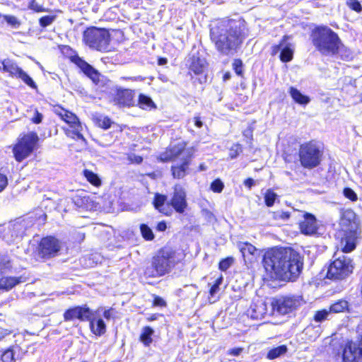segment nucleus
I'll list each match as a JSON object with an SVG mask.
<instances>
[{
	"label": "nucleus",
	"mask_w": 362,
	"mask_h": 362,
	"mask_svg": "<svg viewBox=\"0 0 362 362\" xmlns=\"http://www.w3.org/2000/svg\"><path fill=\"white\" fill-rule=\"evenodd\" d=\"M263 264L272 278L293 281L302 271L303 259L291 247H274L265 252Z\"/></svg>",
	"instance_id": "nucleus-1"
},
{
	"label": "nucleus",
	"mask_w": 362,
	"mask_h": 362,
	"mask_svg": "<svg viewBox=\"0 0 362 362\" xmlns=\"http://www.w3.org/2000/svg\"><path fill=\"white\" fill-rule=\"evenodd\" d=\"M242 26L240 21L228 20L211 29V40L220 53L230 55L237 50L243 42Z\"/></svg>",
	"instance_id": "nucleus-2"
},
{
	"label": "nucleus",
	"mask_w": 362,
	"mask_h": 362,
	"mask_svg": "<svg viewBox=\"0 0 362 362\" xmlns=\"http://www.w3.org/2000/svg\"><path fill=\"white\" fill-rule=\"evenodd\" d=\"M180 261L179 254L169 246L158 250L153 256L151 264L144 271L145 278H158L169 274Z\"/></svg>",
	"instance_id": "nucleus-3"
},
{
	"label": "nucleus",
	"mask_w": 362,
	"mask_h": 362,
	"mask_svg": "<svg viewBox=\"0 0 362 362\" xmlns=\"http://www.w3.org/2000/svg\"><path fill=\"white\" fill-rule=\"evenodd\" d=\"M310 37L315 49L322 55H334L340 49V38L327 26L316 27L313 30Z\"/></svg>",
	"instance_id": "nucleus-4"
},
{
	"label": "nucleus",
	"mask_w": 362,
	"mask_h": 362,
	"mask_svg": "<svg viewBox=\"0 0 362 362\" xmlns=\"http://www.w3.org/2000/svg\"><path fill=\"white\" fill-rule=\"evenodd\" d=\"M304 303L302 296L289 294L273 298L269 308H271V313L285 315L293 313Z\"/></svg>",
	"instance_id": "nucleus-5"
},
{
	"label": "nucleus",
	"mask_w": 362,
	"mask_h": 362,
	"mask_svg": "<svg viewBox=\"0 0 362 362\" xmlns=\"http://www.w3.org/2000/svg\"><path fill=\"white\" fill-rule=\"evenodd\" d=\"M83 41L90 48L107 52L109 50L110 36L107 30L92 27L83 32Z\"/></svg>",
	"instance_id": "nucleus-6"
},
{
	"label": "nucleus",
	"mask_w": 362,
	"mask_h": 362,
	"mask_svg": "<svg viewBox=\"0 0 362 362\" xmlns=\"http://www.w3.org/2000/svg\"><path fill=\"white\" fill-rule=\"evenodd\" d=\"M322 155L320 146L315 142L310 141L300 146V161L305 168L311 169L317 166L320 163Z\"/></svg>",
	"instance_id": "nucleus-7"
},
{
	"label": "nucleus",
	"mask_w": 362,
	"mask_h": 362,
	"mask_svg": "<svg viewBox=\"0 0 362 362\" xmlns=\"http://www.w3.org/2000/svg\"><path fill=\"white\" fill-rule=\"evenodd\" d=\"M354 268L352 259L343 255L329 264L327 276L334 280L345 279L353 273Z\"/></svg>",
	"instance_id": "nucleus-8"
},
{
	"label": "nucleus",
	"mask_w": 362,
	"mask_h": 362,
	"mask_svg": "<svg viewBox=\"0 0 362 362\" xmlns=\"http://www.w3.org/2000/svg\"><path fill=\"white\" fill-rule=\"evenodd\" d=\"M37 141L38 136L33 132L28 133L21 138L13 148L16 160L21 162L29 156L35 149Z\"/></svg>",
	"instance_id": "nucleus-9"
},
{
	"label": "nucleus",
	"mask_w": 362,
	"mask_h": 362,
	"mask_svg": "<svg viewBox=\"0 0 362 362\" xmlns=\"http://www.w3.org/2000/svg\"><path fill=\"white\" fill-rule=\"evenodd\" d=\"M361 228H347L346 230H340L338 236L340 238V247L344 252L353 251L361 238Z\"/></svg>",
	"instance_id": "nucleus-10"
},
{
	"label": "nucleus",
	"mask_w": 362,
	"mask_h": 362,
	"mask_svg": "<svg viewBox=\"0 0 362 362\" xmlns=\"http://www.w3.org/2000/svg\"><path fill=\"white\" fill-rule=\"evenodd\" d=\"M47 214L41 208H38L24 216L11 220L9 224L11 226H16L18 225L24 226H40L45 224Z\"/></svg>",
	"instance_id": "nucleus-11"
},
{
	"label": "nucleus",
	"mask_w": 362,
	"mask_h": 362,
	"mask_svg": "<svg viewBox=\"0 0 362 362\" xmlns=\"http://www.w3.org/2000/svg\"><path fill=\"white\" fill-rule=\"evenodd\" d=\"M55 112L71 129V130H67L66 134L68 135L72 134L78 139L85 141V139L81 134L83 127L76 115L63 108L57 109Z\"/></svg>",
	"instance_id": "nucleus-12"
},
{
	"label": "nucleus",
	"mask_w": 362,
	"mask_h": 362,
	"mask_svg": "<svg viewBox=\"0 0 362 362\" xmlns=\"http://www.w3.org/2000/svg\"><path fill=\"white\" fill-rule=\"evenodd\" d=\"M0 70L8 72L12 77L21 78L30 87L36 88V85L33 80L12 60L5 59L2 61Z\"/></svg>",
	"instance_id": "nucleus-13"
},
{
	"label": "nucleus",
	"mask_w": 362,
	"mask_h": 362,
	"mask_svg": "<svg viewBox=\"0 0 362 362\" xmlns=\"http://www.w3.org/2000/svg\"><path fill=\"white\" fill-rule=\"evenodd\" d=\"M60 248V243L57 238L47 236L40 240L38 251L42 257L49 259L57 255Z\"/></svg>",
	"instance_id": "nucleus-14"
},
{
	"label": "nucleus",
	"mask_w": 362,
	"mask_h": 362,
	"mask_svg": "<svg viewBox=\"0 0 362 362\" xmlns=\"http://www.w3.org/2000/svg\"><path fill=\"white\" fill-rule=\"evenodd\" d=\"M343 362H362V346L361 344L347 342L342 351Z\"/></svg>",
	"instance_id": "nucleus-15"
},
{
	"label": "nucleus",
	"mask_w": 362,
	"mask_h": 362,
	"mask_svg": "<svg viewBox=\"0 0 362 362\" xmlns=\"http://www.w3.org/2000/svg\"><path fill=\"white\" fill-rule=\"evenodd\" d=\"M113 103L119 107L134 106L136 104L134 92L131 89L117 88Z\"/></svg>",
	"instance_id": "nucleus-16"
},
{
	"label": "nucleus",
	"mask_w": 362,
	"mask_h": 362,
	"mask_svg": "<svg viewBox=\"0 0 362 362\" xmlns=\"http://www.w3.org/2000/svg\"><path fill=\"white\" fill-rule=\"evenodd\" d=\"M92 310L86 305L76 306L66 310L64 313V321H72L78 319L80 321H87L90 319Z\"/></svg>",
	"instance_id": "nucleus-17"
},
{
	"label": "nucleus",
	"mask_w": 362,
	"mask_h": 362,
	"mask_svg": "<svg viewBox=\"0 0 362 362\" xmlns=\"http://www.w3.org/2000/svg\"><path fill=\"white\" fill-rule=\"evenodd\" d=\"M170 202L173 210L179 214L184 213L187 206V203L186 192L182 186L175 185Z\"/></svg>",
	"instance_id": "nucleus-18"
},
{
	"label": "nucleus",
	"mask_w": 362,
	"mask_h": 362,
	"mask_svg": "<svg viewBox=\"0 0 362 362\" xmlns=\"http://www.w3.org/2000/svg\"><path fill=\"white\" fill-rule=\"evenodd\" d=\"M102 310V308H98L96 311H92V314H90V319L87 320L89 322L91 332L97 337H101L107 331L106 325L99 315Z\"/></svg>",
	"instance_id": "nucleus-19"
},
{
	"label": "nucleus",
	"mask_w": 362,
	"mask_h": 362,
	"mask_svg": "<svg viewBox=\"0 0 362 362\" xmlns=\"http://www.w3.org/2000/svg\"><path fill=\"white\" fill-rule=\"evenodd\" d=\"M268 313V305L262 299L254 300L247 310V315L254 320H261Z\"/></svg>",
	"instance_id": "nucleus-20"
},
{
	"label": "nucleus",
	"mask_w": 362,
	"mask_h": 362,
	"mask_svg": "<svg viewBox=\"0 0 362 362\" xmlns=\"http://www.w3.org/2000/svg\"><path fill=\"white\" fill-rule=\"evenodd\" d=\"M153 204L156 210L165 215L169 216L173 212L171 202L168 200L165 195L156 193L154 196Z\"/></svg>",
	"instance_id": "nucleus-21"
},
{
	"label": "nucleus",
	"mask_w": 362,
	"mask_h": 362,
	"mask_svg": "<svg viewBox=\"0 0 362 362\" xmlns=\"http://www.w3.org/2000/svg\"><path fill=\"white\" fill-rule=\"evenodd\" d=\"M153 204L156 210L165 215L169 216L173 212L171 202L168 200L165 195L156 193L154 196Z\"/></svg>",
	"instance_id": "nucleus-22"
},
{
	"label": "nucleus",
	"mask_w": 362,
	"mask_h": 362,
	"mask_svg": "<svg viewBox=\"0 0 362 362\" xmlns=\"http://www.w3.org/2000/svg\"><path fill=\"white\" fill-rule=\"evenodd\" d=\"M188 152V151L185 149L183 144L180 143L160 153L159 159L163 162L170 161L171 160H175L177 158H184L185 156H187L186 154Z\"/></svg>",
	"instance_id": "nucleus-23"
},
{
	"label": "nucleus",
	"mask_w": 362,
	"mask_h": 362,
	"mask_svg": "<svg viewBox=\"0 0 362 362\" xmlns=\"http://www.w3.org/2000/svg\"><path fill=\"white\" fill-rule=\"evenodd\" d=\"M74 62L80 69L93 81L94 83H98L100 74L97 70L79 57H76L74 59Z\"/></svg>",
	"instance_id": "nucleus-24"
},
{
	"label": "nucleus",
	"mask_w": 362,
	"mask_h": 362,
	"mask_svg": "<svg viewBox=\"0 0 362 362\" xmlns=\"http://www.w3.org/2000/svg\"><path fill=\"white\" fill-rule=\"evenodd\" d=\"M186 156L184 158L181 157L180 162H177L172 165V174L175 178L181 179L186 175L190 159L189 152L187 153Z\"/></svg>",
	"instance_id": "nucleus-25"
},
{
	"label": "nucleus",
	"mask_w": 362,
	"mask_h": 362,
	"mask_svg": "<svg viewBox=\"0 0 362 362\" xmlns=\"http://www.w3.org/2000/svg\"><path fill=\"white\" fill-rule=\"evenodd\" d=\"M287 39V36H284L282 42L280 45L274 46L273 49V54H276L280 49H281L280 54V59L282 62H288L293 59V51L291 48V45H284V41Z\"/></svg>",
	"instance_id": "nucleus-26"
},
{
	"label": "nucleus",
	"mask_w": 362,
	"mask_h": 362,
	"mask_svg": "<svg viewBox=\"0 0 362 362\" xmlns=\"http://www.w3.org/2000/svg\"><path fill=\"white\" fill-rule=\"evenodd\" d=\"M206 68V61L197 55H192L190 58L189 69L195 74H200L204 72Z\"/></svg>",
	"instance_id": "nucleus-27"
},
{
	"label": "nucleus",
	"mask_w": 362,
	"mask_h": 362,
	"mask_svg": "<svg viewBox=\"0 0 362 362\" xmlns=\"http://www.w3.org/2000/svg\"><path fill=\"white\" fill-rule=\"evenodd\" d=\"M21 277L6 276L0 279V289L9 291L22 282Z\"/></svg>",
	"instance_id": "nucleus-28"
},
{
	"label": "nucleus",
	"mask_w": 362,
	"mask_h": 362,
	"mask_svg": "<svg viewBox=\"0 0 362 362\" xmlns=\"http://www.w3.org/2000/svg\"><path fill=\"white\" fill-rule=\"evenodd\" d=\"M153 333L154 330L151 327L147 326L142 329L139 339L145 346H149L152 343V335Z\"/></svg>",
	"instance_id": "nucleus-29"
},
{
	"label": "nucleus",
	"mask_w": 362,
	"mask_h": 362,
	"mask_svg": "<svg viewBox=\"0 0 362 362\" xmlns=\"http://www.w3.org/2000/svg\"><path fill=\"white\" fill-rule=\"evenodd\" d=\"M290 95L296 103L300 105H306L310 102V98L303 95L297 88L291 87L289 90Z\"/></svg>",
	"instance_id": "nucleus-30"
},
{
	"label": "nucleus",
	"mask_w": 362,
	"mask_h": 362,
	"mask_svg": "<svg viewBox=\"0 0 362 362\" xmlns=\"http://www.w3.org/2000/svg\"><path fill=\"white\" fill-rule=\"evenodd\" d=\"M238 248L245 259L246 257L249 258L250 255H254L257 252L256 247L248 243H240L238 244Z\"/></svg>",
	"instance_id": "nucleus-31"
},
{
	"label": "nucleus",
	"mask_w": 362,
	"mask_h": 362,
	"mask_svg": "<svg viewBox=\"0 0 362 362\" xmlns=\"http://www.w3.org/2000/svg\"><path fill=\"white\" fill-rule=\"evenodd\" d=\"M356 223L355 213L350 209L344 211L341 216V226H351L353 224Z\"/></svg>",
	"instance_id": "nucleus-32"
},
{
	"label": "nucleus",
	"mask_w": 362,
	"mask_h": 362,
	"mask_svg": "<svg viewBox=\"0 0 362 362\" xmlns=\"http://www.w3.org/2000/svg\"><path fill=\"white\" fill-rule=\"evenodd\" d=\"M287 346L286 345H281L270 349L267 354V358L271 360L277 358L287 352Z\"/></svg>",
	"instance_id": "nucleus-33"
},
{
	"label": "nucleus",
	"mask_w": 362,
	"mask_h": 362,
	"mask_svg": "<svg viewBox=\"0 0 362 362\" xmlns=\"http://www.w3.org/2000/svg\"><path fill=\"white\" fill-rule=\"evenodd\" d=\"M137 105L143 110H151L156 107L151 98L144 94L139 95Z\"/></svg>",
	"instance_id": "nucleus-34"
},
{
	"label": "nucleus",
	"mask_w": 362,
	"mask_h": 362,
	"mask_svg": "<svg viewBox=\"0 0 362 362\" xmlns=\"http://www.w3.org/2000/svg\"><path fill=\"white\" fill-rule=\"evenodd\" d=\"M348 309V302L345 300H339L333 303L329 308V313H338Z\"/></svg>",
	"instance_id": "nucleus-35"
},
{
	"label": "nucleus",
	"mask_w": 362,
	"mask_h": 362,
	"mask_svg": "<svg viewBox=\"0 0 362 362\" xmlns=\"http://www.w3.org/2000/svg\"><path fill=\"white\" fill-rule=\"evenodd\" d=\"M278 195L272 189H268L264 194V202L268 207H271L274 204Z\"/></svg>",
	"instance_id": "nucleus-36"
},
{
	"label": "nucleus",
	"mask_w": 362,
	"mask_h": 362,
	"mask_svg": "<svg viewBox=\"0 0 362 362\" xmlns=\"http://www.w3.org/2000/svg\"><path fill=\"white\" fill-rule=\"evenodd\" d=\"M95 124L103 129H107L111 127L112 122L110 118L106 116L100 115L95 117Z\"/></svg>",
	"instance_id": "nucleus-37"
},
{
	"label": "nucleus",
	"mask_w": 362,
	"mask_h": 362,
	"mask_svg": "<svg viewBox=\"0 0 362 362\" xmlns=\"http://www.w3.org/2000/svg\"><path fill=\"white\" fill-rule=\"evenodd\" d=\"M223 281V277L222 275H220L214 281V283L211 285L209 294L211 298H214L221 290L220 286L222 285Z\"/></svg>",
	"instance_id": "nucleus-38"
},
{
	"label": "nucleus",
	"mask_w": 362,
	"mask_h": 362,
	"mask_svg": "<svg viewBox=\"0 0 362 362\" xmlns=\"http://www.w3.org/2000/svg\"><path fill=\"white\" fill-rule=\"evenodd\" d=\"M1 18H3L13 28H18L21 25V21L14 16L0 14V19Z\"/></svg>",
	"instance_id": "nucleus-39"
},
{
	"label": "nucleus",
	"mask_w": 362,
	"mask_h": 362,
	"mask_svg": "<svg viewBox=\"0 0 362 362\" xmlns=\"http://www.w3.org/2000/svg\"><path fill=\"white\" fill-rule=\"evenodd\" d=\"M84 175L87 180L95 186H99L101 184V181L98 176L90 170H85Z\"/></svg>",
	"instance_id": "nucleus-40"
},
{
	"label": "nucleus",
	"mask_w": 362,
	"mask_h": 362,
	"mask_svg": "<svg viewBox=\"0 0 362 362\" xmlns=\"http://www.w3.org/2000/svg\"><path fill=\"white\" fill-rule=\"evenodd\" d=\"M1 360L2 362H15V352L11 348H8L2 352L1 355Z\"/></svg>",
	"instance_id": "nucleus-41"
},
{
	"label": "nucleus",
	"mask_w": 362,
	"mask_h": 362,
	"mask_svg": "<svg viewBox=\"0 0 362 362\" xmlns=\"http://www.w3.org/2000/svg\"><path fill=\"white\" fill-rule=\"evenodd\" d=\"M300 233L305 235L318 237L322 235V233L319 231V229L323 228H299Z\"/></svg>",
	"instance_id": "nucleus-42"
},
{
	"label": "nucleus",
	"mask_w": 362,
	"mask_h": 362,
	"mask_svg": "<svg viewBox=\"0 0 362 362\" xmlns=\"http://www.w3.org/2000/svg\"><path fill=\"white\" fill-rule=\"evenodd\" d=\"M329 314L330 313L329 310L326 309L317 311L314 315V320L316 322H322L324 320L328 319Z\"/></svg>",
	"instance_id": "nucleus-43"
},
{
	"label": "nucleus",
	"mask_w": 362,
	"mask_h": 362,
	"mask_svg": "<svg viewBox=\"0 0 362 362\" xmlns=\"http://www.w3.org/2000/svg\"><path fill=\"white\" fill-rule=\"evenodd\" d=\"M337 54H339L341 57L344 60H349L352 58L351 51L347 49L341 42L340 45V49H339Z\"/></svg>",
	"instance_id": "nucleus-44"
},
{
	"label": "nucleus",
	"mask_w": 362,
	"mask_h": 362,
	"mask_svg": "<svg viewBox=\"0 0 362 362\" xmlns=\"http://www.w3.org/2000/svg\"><path fill=\"white\" fill-rule=\"evenodd\" d=\"M233 257H226L220 261L218 268L220 270L225 272L226 271L233 263Z\"/></svg>",
	"instance_id": "nucleus-45"
},
{
	"label": "nucleus",
	"mask_w": 362,
	"mask_h": 362,
	"mask_svg": "<svg viewBox=\"0 0 362 362\" xmlns=\"http://www.w3.org/2000/svg\"><path fill=\"white\" fill-rule=\"evenodd\" d=\"M243 148L240 144H233L229 150V156L231 159L235 158L241 152Z\"/></svg>",
	"instance_id": "nucleus-46"
},
{
	"label": "nucleus",
	"mask_w": 362,
	"mask_h": 362,
	"mask_svg": "<svg viewBox=\"0 0 362 362\" xmlns=\"http://www.w3.org/2000/svg\"><path fill=\"white\" fill-rule=\"evenodd\" d=\"M224 187L223 182L220 179H216L214 181H213L211 184V189L214 192L220 193L222 192L223 189Z\"/></svg>",
	"instance_id": "nucleus-47"
},
{
	"label": "nucleus",
	"mask_w": 362,
	"mask_h": 362,
	"mask_svg": "<svg viewBox=\"0 0 362 362\" xmlns=\"http://www.w3.org/2000/svg\"><path fill=\"white\" fill-rule=\"evenodd\" d=\"M55 16H45L40 18L39 23L40 26L45 28L51 25L55 20Z\"/></svg>",
	"instance_id": "nucleus-48"
},
{
	"label": "nucleus",
	"mask_w": 362,
	"mask_h": 362,
	"mask_svg": "<svg viewBox=\"0 0 362 362\" xmlns=\"http://www.w3.org/2000/svg\"><path fill=\"white\" fill-rule=\"evenodd\" d=\"M143 238L146 240H151L154 238V235L151 228H139Z\"/></svg>",
	"instance_id": "nucleus-49"
},
{
	"label": "nucleus",
	"mask_w": 362,
	"mask_h": 362,
	"mask_svg": "<svg viewBox=\"0 0 362 362\" xmlns=\"http://www.w3.org/2000/svg\"><path fill=\"white\" fill-rule=\"evenodd\" d=\"M233 69L238 76H242L243 73V62L236 59L233 63Z\"/></svg>",
	"instance_id": "nucleus-50"
},
{
	"label": "nucleus",
	"mask_w": 362,
	"mask_h": 362,
	"mask_svg": "<svg viewBox=\"0 0 362 362\" xmlns=\"http://www.w3.org/2000/svg\"><path fill=\"white\" fill-rule=\"evenodd\" d=\"M346 4L351 9L358 13L362 11V6L358 0H348Z\"/></svg>",
	"instance_id": "nucleus-51"
},
{
	"label": "nucleus",
	"mask_w": 362,
	"mask_h": 362,
	"mask_svg": "<svg viewBox=\"0 0 362 362\" xmlns=\"http://www.w3.org/2000/svg\"><path fill=\"white\" fill-rule=\"evenodd\" d=\"M303 217L305 221V224L303 226H313L315 224L316 218L314 215L309 213H305L303 214Z\"/></svg>",
	"instance_id": "nucleus-52"
},
{
	"label": "nucleus",
	"mask_w": 362,
	"mask_h": 362,
	"mask_svg": "<svg viewBox=\"0 0 362 362\" xmlns=\"http://www.w3.org/2000/svg\"><path fill=\"white\" fill-rule=\"evenodd\" d=\"M290 217L288 212L278 211L273 212V218L275 220H286Z\"/></svg>",
	"instance_id": "nucleus-53"
},
{
	"label": "nucleus",
	"mask_w": 362,
	"mask_h": 362,
	"mask_svg": "<svg viewBox=\"0 0 362 362\" xmlns=\"http://www.w3.org/2000/svg\"><path fill=\"white\" fill-rule=\"evenodd\" d=\"M344 194L346 198L351 199V201H355L357 199L356 194L350 188H345L344 190Z\"/></svg>",
	"instance_id": "nucleus-54"
},
{
	"label": "nucleus",
	"mask_w": 362,
	"mask_h": 362,
	"mask_svg": "<svg viewBox=\"0 0 362 362\" xmlns=\"http://www.w3.org/2000/svg\"><path fill=\"white\" fill-rule=\"evenodd\" d=\"M115 310L112 308H110L107 310H105L103 311V317L107 320H109L112 318L115 317Z\"/></svg>",
	"instance_id": "nucleus-55"
},
{
	"label": "nucleus",
	"mask_w": 362,
	"mask_h": 362,
	"mask_svg": "<svg viewBox=\"0 0 362 362\" xmlns=\"http://www.w3.org/2000/svg\"><path fill=\"white\" fill-rule=\"evenodd\" d=\"M8 185V180L6 175L0 173V192H2Z\"/></svg>",
	"instance_id": "nucleus-56"
},
{
	"label": "nucleus",
	"mask_w": 362,
	"mask_h": 362,
	"mask_svg": "<svg viewBox=\"0 0 362 362\" xmlns=\"http://www.w3.org/2000/svg\"><path fill=\"white\" fill-rule=\"evenodd\" d=\"M128 159L132 163H137V164L141 163L143 160L142 157L137 156L136 154H130L128 156Z\"/></svg>",
	"instance_id": "nucleus-57"
},
{
	"label": "nucleus",
	"mask_w": 362,
	"mask_h": 362,
	"mask_svg": "<svg viewBox=\"0 0 362 362\" xmlns=\"http://www.w3.org/2000/svg\"><path fill=\"white\" fill-rule=\"evenodd\" d=\"M153 305L155 306L164 307L166 306V303L161 297L156 296L153 300Z\"/></svg>",
	"instance_id": "nucleus-58"
},
{
	"label": "nucleus",
	"mask_w": 362,
	"mask_h": 362,
	"mask_svg": "<svg viewBox=\"0 0 362 362\" xmlns=\"http://www.w3.org/2000/svg\"><path fill=\"white\" fill-rule=\"evenodd\" d=\"M42 119V115L37 110H35V115L32 118V121L35 124H40Z\"/></svg>",
	"instance_id": "nucleus-59"
},
{
	"label": "nucleus",
	"mask_w": 362,
	"mask_h": 362,
	"mask_svg": "<svg viewBox=\"0 0 362 362\" xmlns=\"http://www.w3.org/2000/svg\"><path fill=\"white\" fill-rule=\"evenodd\" d=\"M30 8L35 11L36 12H42L44 11L45 9L42 6L38 5L34 1H33L30 4Z\"/></svg>",
	"instance_id": "nucleus-60"
},
{
	"label": "nucleus",
	"mask_w": 362,
	"mask_h": 362,
	"mask_svg": "<svg viewBox=\"0 0 362 362\" xmlns=\"http://www.w3.org/2000/svg\"><path fill=\"white\" fill-rule=\"evenodd\" d=\"M85 201H86V202L88 201V198L86 197H83V198H79L78 197H76L74 199V202L75 204H76L78 206H82L83 204L84 203Z\"/></svg>",
	"instance_id": "nucleus-61"
},
{
	"label": "nucleus",
	"mask_w": 362,
	"mask_h": 362,
	"mask_svg": "<svg viewBox=\"0 0 362 362\" xmlns=\"http://www.w3.org/2000/svg\"><path fill=\"white\" fill-rule=\"evenodd\" d=\"M244 184L248 188H251L255 185V181L252 178H247L245 180Z\"/></svg>",
	"instance_id": "nucleus-62"
},
{
	"label": "nucleus",
	"mask_w": 362,
	"mask_h": 362,
	"mask_svg": "<svg viewBox=\"0 0 362 362\" xmlns=\"http://www.w3.org/2000/svg\"><path fill=\"white\" fill-rule=\"evenodd\" d=\"M193 122L194 123V125L198 128H201L203 126V123L199 117H194Z\"/></svg>",
	"instance_id": "nucleus-63"
},
{
	"label": "nucleus",
	"mask_w": 362,
	"mask_h": 362,
	"mask_svg": "<svg viewBox=\"0 0 362 362\" xmlns=\"http://www.w3.org/2000/svg\"><path fill=\"white\" fill-rule=\"evenodd\" d=\"M242 351V349H240V348H236V349H233L230 351V354L233 356H238L240 355V354L241 353Z\"/></svg>",
	"instance_id": "nucleus-64"
}]
</instances>
